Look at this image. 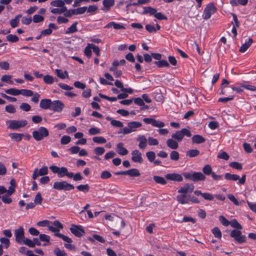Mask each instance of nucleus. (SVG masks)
Wrapping results in <instances>:
<instances>
[{
    "label": "nucleus",
    "mask_w": 256,
    "mask_h": 256,
    "mask_svg": "<svg viewBox=\"0 0 256 256\" xmlns=\"http://www.w3.org/2000/svg\"><path fill=\"white\" fill-rule=\"evenodd\" d=\"M142 126V124L140 122L132 121L128 123L127 126L120 130L118 134H128L137 130V129Z\"/></svg>",
    "instance_id": "nucleus-1"
},
{
    "label": "nucleus",
    "mask_w": 256,
    "mask_h": 256,
    "mask_svg": "<svg viewBox=\"0 0 256 256\" xmlns=\"http://www.w3.org/2000/svg\"><path fill=\"white\" fill-rule=\"evenodd\" d=\"M50 169L54 174H57L58 178L66 176L70 178L73 176V172H68V168L64 166L60 168L56 166H50Z\"/></svg>",
    "instance_id": "nucleus-2"
},
{
    "label": "nucleus",
    "mask_w": 256,
    "mask_h": 256,
    "mask_svg": "<svg viewBox=\"0 0 256 256\" xmlns=\"http://www.w3.org/2000/svg\"><path fill=\"white\" fill-rule=\"evenodd\" d=\"M8 128L11 130H18L27 124L26 120H8L6 122Z\"/></svg>",
    "instance_id": "nucleus-3"
},
{
    "label": "nucleus",
    "mask_w": 256,
    "mask_h": 256,
    "mask_svg": "<svg viewBox=\"0 0 256 256\" xmlns=\"http://www.w3.org/2000/svg\"><path fill=\"white\" fill-rule=\"evenodd\" d=\"M184 136L187 137H190L192 136L190 130L185 128L182 129L180 130H178L174 134H172V138L177 142H180Z\"/></svg>",
    "instance_id": "nucleus-4"
},
{
    "label": "nucleus",
    "mask_w": 256,
    "mask_h": 256,
    "mask_svg": "<svg viewBox=\"0 0 256 256\" xmlns=\"http://www.w3.org/2000/svg\"><path fill=\"white\" fill-rule=\"evenodd\" d=\"M48 130L43 126H40L38 130H34L32 132V136L37 141L41 140L44 138L48 136Z\"/></svg>",
    "instance_id": "nucleus-5"
},
{
    "label": "nucleus",
    "mask_w": 256,
    "mask_h": 256,
    "mask_svg": "<svg viewBox=\"0 0 256 256\" xmlns=\"http://www.w3.org/2000/svg\"><path fill=\"white\" fill-rule=\"evenodd\" d=\"M53 188L58 190H70L74 189V186L66 181L56 182L53 184Z\"/></svg>",
    "instance_id": "nucleus-6"
},
{
    "label": "nucleus",
    "mask_w": 256,
    "mask_h": 256,
    "mask_svg": "<svg viewBox=\"0 0 256 256\" xmlns=\"http://www.w3.org/2000/svg\"><path fill=\"white\" fill-rule=\"evenodd\" d=\"M216 8L213 4L210 3L208 4L204 10L202 15V18L204 20L209 19L212 14L216 12Z\"/></svg>",
    "instance_id": "nucleus-7"
},
{
    "label": "nucleus",
    "mask_w": 256,
    "mask_h": 256,
    "mask_svg": "<svg viewBox=\"0 0 256 256\" xmlns=\"http://www.w3.org/2000/svg\"><path fill=\"white\" fill-rule=\"evenodd\" d=\"M54 236L61 238L64 241L66 242L64 244V246L66 248L70 250H75L76 247L74 245L71 244L72 240L70 238L60 233H55L54 234Z\"/></svg>",
    "instance_id": "nucleus-8"
},
{
    "label": "nucleus",
    "mask_w": 256,
    "mask_h": 256,
    "mask_svg": "<svg viewBox=\"0 0 256 256\" xmlns=\"http://www.w3.org/2000/svg\"><path fill=\"white\" fill-rule=\"evenodd\" d=\"M230 236L234 238L236 241L239 244H242L246 241V237L244 235L242 234V232L238 230H232Z\"/></svg>",
    "instance_id": "nucleus-9"
},
{
    "label": "nucleus",
    "mask_w": 256,
    "mask_h": 256,
    "mask_svg": "<svg viewBox=\"0 0 256 256\" xmlns=\"http://www.w3.org/2000/svg\"><path fill=\"white\" fill-rule=\"evenodd\" d=\"M224 178L227 180H231L234 181H236L238 180V184H243L246 182V175H244L242 176V178H240L238 174L226 173L224 174Z\"/></svg>",
    "instance_id": "nucleus-10"
},
{
    "label": "nucleus",
    "mask_w": 256,
    "mask_h": 256,
    "mask_svg": "<svg viewBox=\"0 0 256 256\" xmlns=\"http://www.w3.org/2000/svg\"><path fill=\"white\" fill-rule=\"evenodd\" d=\"M16 241L17 243L22 244L25 239L24 232L23 227L20 226L14 230Z\"/></svg>",
    "instance_id": "nucleus-11"
},
{
    "label": "nucleus",
    "mask_w": 256,
    "mask_h": 256,
    "mask_svg": "<svg viewBox=\"0 0 256 256\" xmlns=\"http://www.w3.org/2000/svg\"><path fill=\"white\" fill-rule=\"evenodd\" d=\"M71 232L77 237H80L85 234L82 226L72 224L70 228Z\"/></svg>",
    "instance_id": "nucleus-12"
},
{
    "label": "nucleus",
    "mask_w": 256,
    "mask_h": 256,
    "mask_svg": "<svg viewBox=\"0 0 256 256\" xmlns=\"http://www.w3.org/2000/svg\"><path fill=\"white\" fill-rule=\"evenodd\" d=\"M64 107V104L59 100L52 101L50 110L54 112H61Z\"/></svg>",
    "instance_id": "nucleus-13"
},
{
    "label": "nucleus",
    "mask_w": 256,
    "mask_h": 256,
    "mask_svg": "<svg viewBox=\"0 0 256 256\" xmlns=\"http://www.w3.org/2000/svg\"><path fill=\"white\" fill-rule=\"evenodd\" d=\"M63 228L62 224L58 220H55L52 222V224H50L48 230L55 233H60V230Z\"/></svg>",
    "instance_id": "nucleus-14"
},
{
    "label": "nucleus",
    "mask_w": 256,
    "mask_h": 256,
    "mask_svg": "<svg viewBox=\"0 0 256 256\" xmlns=\"http://www.w3.org/2000/svg\"><path fill=\"white\" fill-rule=\"evenodd\" d=\"M116 175H128L130 176H139L140 173L136 168H132L125 171H120L116 172Z\"/></svg>",
    "instance_id": "nucleus-15"
},
{
    "label": "nucleus",
    "mask_w": 256,
    "mask_h": 256,
    "mask_svg": "<svg viewBox=\"0 0 256 256\" xmlns=\"http://www.w3.org/2000/svg\"><path fill=\"white\" fill-rule=\"evenodd\" d=\"M132 160L134 162L142 164L144 160L142 154L138 150H134L131 152Z\"/></svg>",
    "instance_id": "nucleus-16"
},
{
    "label": "nucleus",
    "mask_w": 256,
    "mask_h": 256,
    "mask_svg": "<svg viewBox=\"0 0 256 256\" xmlns=\"http://www.w3.org/2000/svg\"><path fill=\"white\" fill-rule=\"evenodd\" d=\"M48 173V168L47 166H43L40 170L35 168L32 174V178L35 180L39 176H46Z\"/></svg>",
    "instance_id": "nucleus-17"
},
{
    "label": "nucleus",
    "mask_w": 256,
    "mask_h": 256,
    "mask_svg": "<svg viewBox=\"0 0 256 256\" xmlns=\"http://www.w3.org/2000/svg\"><path fill=\"white\" fill-rule=\"evenodd\" d=\"M166 179L170 180H174L176 182H182L183 180L182 176L176 173H170L165 176Z\"/></svg>",
    "instance_id": "nucleus-18"
},
{
    "label": "nucleus",
    "mask_w": 256,
    "mask_h": 256,
    "mask_svg": "<svg viewBox=\"0 0 256 256\" xmlns=\"http://www.w3.org/2000/svg\"><path fill=\"white\" fill-rule=\"evenodd\" d=\"M137 140L139 142L138 148L140 149L144 150L146 148L148 139L144 135L138 136Z\"/></svg>",
    "instance_id": "nucleus-19"
},
{
    "label": "nucleus",
    "mask_w": 256,
    "mask_h": 256,
    "mask_svg": "<svg viewBox=\"0 0 256 256\" xmlns=\"http://www.w3.org/2000/svg\"><path fill=\"white\" fill-rule=\"evenodd\" d=\"M194 189V186L193 184H186L178 192L180 194H185L188 192H191Z\"/></svg>",
    "instance_id": "nucleus-20"
},
{
    "label": "nucleus",
    "mask_w": 256,
    "mask_h": 256,
    "mask_svg": "<svg viewBox=\"0 0 256 256\" xmlns=\"http://www.w3.org/2000/svg\"><path fill=\"white\" fill-rule=\"evenodd\" d=\"M176 200L180 204H188L190 201V196H186L185 194H182L176 196Z\"/></svg>",
    "instance_id": "nucleus-21"
},
{
    "label": "nucleus",
    "mask_w": 256,
    "mask_h": 256,
    "mask_svg": "<svg viewBox=\"0 0 256 256\" xmlns=\"http://www.w3.org/2000/svg\"><path fill=\"white\" fill-rule=\"evenodd\" d=\"M114 0H104L102 2L104 7L102 10L104 12L108 11L110 8L114 6Z\"/></svg>",
    "instance_id": "nucleus-22"
},
{
    "label": "nucleus",
    "mask_w": 256,
    "mask_h": 256,
    "mask_svg": "<svg viewBox=\"0 0 256 256\" xmlns=\"http://www.w3.org/2000/svg\"><path fill=\"white\" fill-rule=\"evenodd\" d=\"M166 144L168 147L172 150H176L178 148V142L172 138L166 140Z\"/></svg>",
    "instance_id": "nucleus-23"
},
{
    "label": "nucleus",
    "mask_w": 256,
    "mask_h": 256,
    "mask_svg": "<svg viewBox=\"0 0 256 256\" xmlns=\"http://www.w3.org/2000/svg\"><path fill=\"white\" fill-rule=\"evenodd\" d=\"M114 85L118 88L120 89V90L122 92H128V94H131L132 93L133 90L131 88H124L122 83L119 80H116L114 82Z\"/></svg>",
    "instance_id": "nucleus-24"
},
{
    "label": "nucleus",
    "mask_w": 256,
    "mask_h": 256,
    "mask_svg": "<svg viewBox=\"0 0 256 256\" xmlns=\"http://www.w3.org/2000/svg\"><path fill=\"white\" fill-rule=\"evenodd\" d=\"M52 100L50 99H42L40 100V106L44 110H50Z\"/></svg>",
    "instance_id": "nucleus-25"
},
{
    "label": "nucleus",
    "mask_w": 256,
    "mask_h": 256,
    "mask_svg": "<svg viewBox=\"0 0 256 256\" xmlns=\"http://www.w3.org/2000/svg\"><path fill=\"white\" fill-rule=\"evenodd\" d=\"M206 178V176L201 172H194L192 174V180L194 182L204 180Z\"/></svg>",
    "instance_id": "nucleus-26"
},
{
    "label": "nucleus",
    "mask_w": 256,
    "mask_h": 256,
    "mask_svg": "<svg viewBox=\"0 0 256 256\" xmlns=\"http://www.w3.org/2000/svg\"><path fill=\"white\" fill-rule=\"evenodd\" d=\"M116 152L121 156L126 155L128 152L126 148L124 147V144L120 142L116 145Z\"/></svg>",
    "instance_id": "nucleus-27"
},
{
    "label": "nucleus",
    "mask_w": 256,
    "mask_h": 256,
    "mask_svg": "<svg viewBox=\"0 0 256 256\" xmlns=\"http://www.w3.org/2000/svg\"><path fill=\"white\" fill-rule=\"evenodd\" d=\"M113 27L115 30L125 29V27L122 24L116 23L114 22H111L105 26V28H108Z\"/></svg>",
    "instance_id": "nucleus-28"
},
{
    "label": "nucleus",
    "mask_w": 256,
    "mask_h": 256,
    "mask_svg": "<svg viewBox=\"0 0 256 256\" xmlns=\"http://www.w3.org/2000/svg\"><path fill=\"white\" fill-rule=\"evenodd\" d=\"M253 40L252 38H248V41H246L240 48V52H244L248 48L252 45Z\"/></svg>",
    "instance_id": "nucleus-29"
},
{
    "label": "nucleus",
    "mask_w": 256,
    "mask_h": 256,
    "mask_svg": "<svg viewBox=\"0 0 256 256\" xmlns=\"http://www.w3.org/2000/svg\"><path fill=\"white\" fill-rule=\"evenodd\" d=\"M192 143L200 144L204 142L206 140L202 136L196 134L192 137Z\"/></svg>",
    "instance_id": "nucleus-30"
},
{
    "label": "nucleus",
    "mask_w": 256,
    "mask_h": 256,
    "mask_svg": "<svg viewBox=\"0 0 256 256\" xmlns=\"http://www.w3.org/2000/svg\"><path fill=\"white\" fill-rule=\"evenodd\" d=\"M22 17V14H19L16 15L14 18L12 19L10 22V26L12 28H15L18 26L20 22V18Z\"/></svg>",
    "instance_id": "nucleus-31"
},
{
    "label": "nucleus",
    "mask_w": 256,
    "mask_h": 256,
    "mask_svg": "<svg viewBox=\"0 0 256 256\" xmlns=\"http://www.w3.org/2000/svg\"><path fill=\"white\" fill-rule=\"evenodd\" d=\"M43 80L45 84H52L54 83V80L58 82L56 78H54L50 75L46 74L43 76Z\"/></svg>",
    "instance_id": "nucleus-32"
},
{
    "label": "nucleus",
    "mask_w": 256,
    "mask_h": 256,
    "mask_svg": "<svg viewBox=\"0 0 256 256\" xmlns=\"http://www.w3.org/2000/svg\"><path fill=\"white\" fill-rule=\"evenodd\" d=\"M93 48V44H88L84 50V54L88 58H90L92 55V50Z\"/></svg>",
    "instance_id": "nucleus-33"
},
{
    "label": "nucleus",
    "mask_w": 256,
    "mask_h": 256,
    "mask_svg": "<svg viewBox=\"0 0 256 256\" xmlns=\"http://www.w3.org/2000/svg\"><path fill=\"white\" fill-rule=\"evenodd\" d=\"M66 11V7L50 8V12L54 14H61Z\"/></svg>",
    "instance_id": "nucleus-34"
},
{
    "label": "nucleus",
    "mask_w": 256,
    "mask_h": 256,
    "mask_svg": "<svg viewBox=\"0 0 256 256\" xmlns=\"http://www.w3.org/2000/svg\"><path fill=\"white\" fill-rule=\"evenodd\" d=\"M50 5L56 8L66 7L62 0H53L50 2Z\"/></svg>",
    "instance_id": "nucleus-35"
},
{
    "label": "nucleus",
    "mask_w": 256,
    "mask_h": 256,
    "mask_svg": "<svg viewBox=\"0 0 256 256\" xmlns=\"http://www.w3.org/2000/svg\"><path fill=\"white\" fill-rule=\"evenodd\" d=\"M157 12L156 8H153L151 6H146L144 8V11L142 12V14H150L151 15L154 16L155 13Z\"/></svg>",
    "instance_id": "nucleus-36"
},
{
    "label": "nucleus",
    "mask_w": 256,
    "mask_h": 256,
    "mask_svg": "<svg viewBox=\"0 0 256 256\" xmlns=\"http://www.w3.org/2000/svg\"><path fill=\"white\" fill-rule=\"evenodd\" d=\"M78 23V22H74L70 28H68L65 32L66 34H73L78 31L77 29V25Z\"/></svg>",
    "instance_id": "nucleus-37"
},
{
    "label": "nucleus",
    "mask_w": 256,
    "mask_h": 256,
    "mask_svg": "<svg viewBox=\"0 0 256 256\" xmlns=\"http://www.w3.org/2000/svg\"><path fill=\"white\" fill-rule=\"evenodd\" d=\"M5 92L10 95L16 96L20 95V90L16 88H10L5 90Z\"/></svg>",
    "instance_id": "nucleus-38"
},
{
    "label": "nucleus",
    "mask_w": 256,
    "mask_h": 256,
    "mask_svg": "<svg viewBox=\"0 0 256 256\" xmlns=\"http://www.w3.org/2000/svg\"><path fill=\"white\" fill-rule=\"evenodd\" d=\"M39 238L40 241L46 242L43 244L44 246H46L50 242V236L46 234H39Z\"/></svg>",
    "instance_id": "nucleus-39"
},
{
    "label": "nucleus",
    "mask_w": 256,
    "mask_h": 256,
    "mask_svg": "<svg viewBox=\"0 0 256 256\" xmlns=\"http://www.w3.org/2000/svg\"><path fill=\"white\" fill-rule=\"evenodd\" d=\"M55 72L56 76L61 79H64L68 76V73L66 71L63 72L62 70L56 69Z\"/></svg>",
    "instance_id": "nucleus-40"
},
{
    "label": "nucleus",
    "mask_w": 256,
    "mask_h": 256,
    "mask_svg": "<svg viewBox=\"0 0 256 256\" xmlns=\"http://www.w3.org/2000/svg\"><path fill=\"white\" fill-rule=\"evenodd\" d=\"M154 64L159 68L163 67H169L170 64L166 60H160L154 62Z\"/></svg>",
    "instance_id": "nucleus-41"
},
{
    "label": "nucleus",
    "mask_w": 256,
    "mask_h": 256,
    "mask_svg": "<svg viewBox=\"0 0 256 256\" xmlns=\"http://www.w3.org/2000/svg\"><path fill=\"white\" fill-rule=\"evenodd\" d=\"M23 136V134L18 133H11L10 134V138L16 142L21 141Z\"/></svg>",
    "instance_id": "nucleus-42"
},
{
    "label": "nucleus",
    "mask_w": 256,
    "mask_h": 256,
    "mask_svg": "<svg viewBox=\"0 0 256 256\" xmlns=\"http://www.w3.org/2000/svg\"><path fill=\"white\" fill-rule=\"evenodd\" d=\"M12 76L11 75L5 74L2 76L1 80L9 84H13L14 82L12 80Z\"/></svg>",
    "instance_id": "nucleus-43"
},
{
    "label": "nucleus",
    "mask_w": 256,
    "mask_h": 256,
    "mask_svg": "<svg viewBox=\"0 0 256 256\" xmlns=\"http://www.w3.org/2000/svg\"><path fill=\"white\" fill-rule=\"evenodd\" d=\"M76 188L80 192L86 193L90 190V186L88 184H80L76 186Z\"/></svg>",
    "instance_id": "nucleus-44"
},
{
    "label": "nucleus",
    "mask_w": 256,
    "mask_h": 256,
    "mask_svg": "<svg viewBox=\"0 0 256 256\" xmlns=\"http://www.w3.org/2000/svg\"><path fill=\"white\" fill-rule=\"evenodd\" d=\"M200 154V151L198 150H190L186 152V156L190 158H194L198 156Z\"/></svg>",
    "instance_id": "nucleus-45"
},
{
    "label": "nucleus",
    "mask_w": 256,
    "mask_h": 256,
    "mask_svg": "<svg viewBox=\"0 0 256 256\" xmlns=\"http://www.w3.org/2000/svg\"><path fill=\"white\" fill-rule=\"evenodd\" d=\"M14 182V179L11 180L10 182V186H9L8 189L6 192V194L8 195H12L15 191Z\"/></svg>",
    "instance_id": "nucleus-46"
},
{
    "label": "nucleus",
    "mask_w": 256,
    "mask_h": 256,
    "mask_svg": "<svg viewBox=\"0 0 256 256\" xmlns=\"http://www.w3.org/2000/svg\"><path fill=\"white\" fill-rule=\"evenodd\" d=\"M170 160L178 161L180 159V154L176 150H172L170 154Z\"/></svg>",
    "instance_id": "nucleus-47"
},
{
    "label": "nucleus",
    "mask_w": 256,
    "mask_h": 256,
    "mask_svg": "<svg viewBox=\"0 0 256 256\" xmlns=\"http://www.w3.org/2000/svg\"><path fill=\"white\" fill-rule=\"evenodd\" d=\"M204 174L207 176L210 175L212 173V168L210 164H206L202 168Z\"/></svg>",
    "instance_id": "nucleus-48"
},
{
    "label": "nucleus",
    "mask_w": 256,
    "mask_h": 256,
    "mask_svg": "<svg viewBox=\"0 0 256 256\" xmlns=\"http://www.w3.org/2000/svg\"><path fill=\"white\" fill-rule=\"evenodd\" d=\"M153 178L155 182L158 184L162 185L166 184V181L163 177L155 176H154Z\"/></svg>",
    "instance_id": "nucleus-49"
},
{
    "label": "nucleus",
    "mask_w": 256,
    "mask_h": 256,
    "mask_svg": "<svg viewBox=\"0 0 256 256\" xmlns=\"http://www.w3.org/2000/svg\"><path fill=\"white\" fill-rule=\"evenodd\" d=\"M6 40L11 42H16L18 41V37L14 34H8L6 36Z\"/></svg>",
    "instance_id": "nucleus-50"
},
{
    "label": "nucleus",
    "mask_w": 256,
    "mask_h": 256,
    "mask_svg": "<svg viewBox=\"0 0 256 256\" xmlns=\"http://www.w3.org/2000/svg\"><path fill=\"white\" fill-rule=\"evenodd\" d=\"M93 141L98 144H104L106 142V140L102 136H94L92 138Z\"/></svg>",
    "instance_id": "nucleus-51"
},
{
    "label": "nucleus",
    "mask_w": 256,
    "mask_h": 256,
    "mask_svg": "<svg viewBox=\"0 0 256 256\" xmlns=\"http://www.w3.org/2000/svg\"><path fill=\"white\" fill-rule=\"evenodd\" d=\"M212 232L216 238L219 239L222 238V232L218 227L213 228L212 230Z\"/></svg>",
    "instance_id": "nucleus-52"
},
{
    "label": "nucleus",
    "mask_w": 256,
    "mask_h": 256,
    "mask_svg": "<svg viewBox=\"0 0 256 256\" xmlns=\"http://www.w3.org/2000/svg\"><path fill=\"white\" fill-rule=\"evenodd\" d=\"M20 94H22L24 96H33V92L30 90L26 89H21L20 90Z\"/></svg>",
    "instance_id": "nucleus-53"
},
{
    "label": "nucleus",
    "mask_w": 256,
    "mask_h": 256,
    "mask_svg": "<svg viewBox=\"0 0 256 256\" xmlns=\"http://www.w3.org/2000/svg\"><path fill=\"white\" fill-rule=\"evenodd\" d=\"M87 7L86 6H82L80 8H78L76 9H74V15L81 14H84L86 12Z\"/></svg>",
    "instance_id": "nucleus-54"
},
{
    "label": "nucleus",
    "mask_w": 256,
    "mask_h": 256,
    "mask_svg": "<svg viewBox=\"0 0 256 256\" xmlns=\"http://www.w3.org/2000/svg\"><path fill=\"white\" fill-rule=\"evenodd\" d=\"M146 156L150 162H152L156 158V154L154 152H146Z\"/></svg>",
    "instance_id": "nucleus-55"
},
{
    "label": "nucleus",
    "mask_w": 256,
    "mask_h": 256,
    "mask_svg": "<svg viewBox=\"0 0 256 256\" xmlns=\"http://www.w3.org/2000/svg\"><path fill=\"white\" fill-rule=\"evenodd\" d=\"M52 222L48 220H44L38 222L36 224L38 226L48 227L50 224H52Z\"/></svg>",
    "instance_id": "nucleus-56"
},
{
    "label": "nucleus",
    "mask_w": 256,
    "mask_h": 256,
    "mask_svg": "<svg viewBox=\"0 0 256 256\" xmlns=\"http://www.w3.org/2000/svg\"><path fill=\"white\" fill-rule=\"evenodd\" d=\"M229 166L230 167L238 170H240L242 168L240 163L236 162H231L230 163Z\"/></svg>",
    "instance_id": "nucleus-57"
},
{
    "label": "nucleus",
    "mask_w": 256,
    "mask_h": 256,
    "mask_svg": "<svg viewBox=\"0 0 256 256\" xmlns=\"http://www.w3.org/2000/svg\"><path fill=\"white\" fill-rule=\"evenodd\" d=\"M54 253L56 256H66V254L64 250H61L58 248L54 249Z\"/></svg>",
    "instance_id": "nucleus-58"
},
{
    "label": "nucleus",
    "mask_w": 256,
    "mask_h": 256,
    "mask_svg": "<svg viewBox=\"0 0 256 256\" xmlns=\"http://www.w3.org/2000/svg\"><path fill=\"white\" fill-rule=\"evenodd\" d=\"M230 224L232 228H237L238 230L242 229V226L238 222L236 219L232 220Z\"/></svg>",
    "instance_id": "nucleus-59"
},
{
    "label": "nucleus",
    "mask_w": 256,
    "mask_h": 256,
    "mask_svg": "<svg viewBox=\"0 0 256 256\" xmlns=\"http://www.w3.org/2000/svg\"><path fill=\"white\" fill-rule=\"evenodd\" d=\"M44 20V17L42 16L40 14H34L33 16L32 20L35 23H38L43 22Z\"/></svg>",
    "instance_id": "nucleus-60"
},
{
    "label": "nucleus",
    "mask_w": 256,
    "mask_h": 256,
    "mask_svg": "<svg viewBox=\"0 0 256 256\" xmlns=\"http://www.w3.org/2000/svg\"><path fill=\"white\" fill-rule=\"evenodd\" d=\"M10 196L11 195H8V194L2 196H1L2 201L5 204H10L12 202V198H10Z\"/></svg>",
    "instance_id": "nucleus-61"
},
{
    "label": "nucleus",
    "mask_w": 256,
    "mask_h": 256,
    "mask_svg": "<svg viewBox=\"0 0 256 256\" xmlns=\"http://www.w3.org/2000/svg\"><path fill=\"white\" fill-rule=\"evenodd\" d=\"M94 152L96 154L101 156L104 154L105 150L103 147H96L94 149Z\"/></svg>",
    "instance_id": "nucleus-62"
},
{
    "label": "nucleus",
    "mask_w": 256,
    "mask_h": 256,
    "mask_svg": "<svg viewBox=\"0 0 256 256\" xmlns=\"http://www.w3.org/2000/svg\"><path fill=\"white\" fill-rule=\"evenodd\" d=\"M71 138L70 136H64L60 140V143L62 144H66L70 142Z\"/></svg>",
    "instance_id": "nucleus-63"
},
{
    "label": "nucleus",
    "mask_w": 256,
    "mask_h": 256,
    "mask_svg": "<svg viewBox=\"0 0 256 256\" xmlns=\"http://www.w3.org/2000/svg\"><path fill=\"white\" fill-rule=\"evenodd\" d=\"M88 132L90 135H96L100 133V130L96 127L92 128L89 129Z\"/></svg>",
    "instance_id": "nucleus-64"
}]
</instances>
